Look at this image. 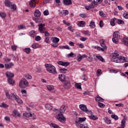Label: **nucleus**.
<instances>
[{
	"instance_id": "f257e3e1",
	"label": "nucleus",
	"mask_w": 128,
	"mask_h": 128,
	"mask_svg": "<svg viewBox=\"0 0 128 128\" xmlns=\"http://www.w3.org/2000/svg\"><path fill=\"white\" fill-rule=\"evenodd\" d=\"M64 112H66V106L63 105L60 108V114H58L56 116V118H57V120H60V122H64V120H66V118H64V115L62 114V113Z\"/></svg>"
},
{
	"instance_id": "f03ea898",
	"label": "nucleus",
	"mask_w": 128,
	"mask_h": 128,
	"mask_svg": "<svg viewBox=\"0 0 128 128\" xmlns=\"http://www.w3.org/2000/svg\"><path fill=\"white\" fill-rule=\"evenodd\" d=\"M120 54L114 52L113 54L112 57L111 58L112 62L117 63H122L124 62V60L122 59V56H120Z\"/></svg>"
},
{
	"instance_id": "7ed1b4c3",
	"label": "nucleus",
	"mask_w": 128,
	"mask_h": 128,
	"mask_svg": "<svg viewBox=\"0 0 128 128\" xmlns=\"http://www.w3.org/2000/svg\"><path fill=\"white\" fill-rule=\"evenodd\" d=\"M45 66L47 72L50 74H56V67H54V66L50 64H46L45 65Z\"/></svg>"
},
{
	"instance_id": "20e7f679",
	"label": "nucleus",
	"mask_w": 128,
	"mask_h": 128,
	"mask_svg": "<svg viewBox=\"0 0 128 128\" xmlns=\"http://www.w3.org/2000/svg\"><path fill=\"white\" fill-rule=\"evenodd\" d=\"M18 86L20 88H26L28 86V82L24 78H22L20 81Z\"/></svg>"
},
{
	"instance_id": "39448f33",
	"label": "nucleus",
	"mask_w": 128,
	"mask_h": 128,
	"mask_svg": "<svg viewBox=\"0 0 128 128\" xmlns=\"http://www.w3.org/2000/svg\"><path fill=\"white\" fill-rule=\"evenodd\" d=\"M120 32L118 31H116L114 32L113 38H112V42L114 44H118V39L120 38Z\"/></svg>"
},
{
	"instance_id": "423d86ee",
	"label": "nucleus",
	"mask_w": 128,
	"mask_h": 128,
	"mask_svg": "<svg viewBox=\"0 0 128 128\" xmlns=\"http://www.w3.org/2000/svg\"><path fill=\"white\" fill-rule=\"evenodd\" d=\"M10 100H14L18 104H22V100L20 98V97L16 94H11V98Z\"/></svg>"
},
{
	"instance_id": "0eeeda50",
	"label": "nucleus",
	"mask_w": 128,
	"mask_h": 128,
	"mask_svg": "<svg viewBox=\"0 0 128 128\" xmlns=\"http://www.w3.org/2000/svg\"><path fill=\"white\" fill-rule=\"evenodd\" d=\"M52 46L54 48H58V42H60V38L56 37H52Z\"/></svg>"
},
{
	"instance_id": "6e6552de",
	"label": "nucleus",
	"mask_w": 128,
	"mask_h": 128,
	"mask_svg": "<svg viewBox=\"0 0 128 128\" xmlns=\"http://www.w3.org/2000/svg\"><path fill=\"white\" fill-rule=\"evenodd\" d=\"M79 108L80 110L84 112H86V114H92V111L88 110V108L86 107V106L85 104H80L79 106Z\"/></svg>"
},
{
	"instance_id": "1a4fd4ad",
	"label": "nucleus",
	"mask_w": 128,
	"mask_h": 128,
	"mask_svg": "<svg viewBox=\"0 0 128 128\" xmlns=\"http://www.w3.org/2000/svg\"><path fill=\"white\" fill-rule=\"evenodd\" d=\"M38 30L40 34H44L46 30V24H38Z\"/></svg>"
},
{
	"instance_id": "9d476101",
	"label": "nucleus",
	"mask_w": 128,
	"mask_h": 128,
	"mask_svg": "<svg viewBox=\"0 0 128 128\" xmlns=\"http://www.w3.org/2000/svg\"><path fill=\"white\" fill-rule=\"evenodd\" d=\"M64 87L66 90H68V88H70L72 87V85L70 84V80H65L64 83Z\"/></svg>"
},
{
	"instance_id": "9b49d317",
	"label": "nucleus",
	"mask_w": 128,
	"mask_h": 128,
	"mask_svg": "<svg viewBox=\"0 0 128 128\" xmlns=\"http://www.w3.org/2000/svg\"><path fill=\"white\" fill-rule=\"evenodd\" d=\"M57 64H59V66H64L65 68H66L68 66H70V62H62V60L58 61Z\"/></svg>"
},
{
	"instance_id": "f8f14e48",
	"label": "nucleus",
	"mask_w": 128,
	"mask_h": 128,
	"mask_svg": "<svg viewBox=\"0 0 128 128\" xmlns=\"http://www.w3.org/2000/svg\"><path fill=\"white\" fill-rule=\"evenodd\" d=\"M14 64L12 62H10V64H4V66L6 68H7L8 70H10V68H12V66H14Z\"/></svg>"
},
{
	"instance_id": "ddd939ff",
	"label": "nucleus",
	"mask_w": 128,
	"mask_h": 128,
	"mask_svg": "<svg viewBox=\"0 0 128 128\" xmlns=\"http://www.w3.org/2000/svg\"><path fill=\"white\" fill-rule=\"evenodd\" d=\"M122 44L126 46H128V37H125L122 40Z\"/></svg>"
},
{
	"instance_id": "4468645a",
	"label": "nucleus",
	"mask_w": 128,
	"mask_h": 128,
	"mask_svg": "<svg viewBox=\"0 0 128 128\" xmlns=\"http://www.w3.org/2000/svg\"><path fill=\"white\" fill-rule=\"evenodd\" d=\"M6 74L7 78H14V74L10 72H6Z\"/></svg>"
},
{
	"instance_id": "2eb2a0df",
	"label": "nucleus",
	"mask_w": 128,
	"mask_h": 128,
	"mask_svg": "<svg viewBox=\"0 0 128 128\" xmlns=\"http://www.w3.org/2000/svg\"><path fill=\"white\" fill-rule=\"evenodd\" d=\"M42 14L40 13V11L38 9L34 12V16H36V18H38L39 16H40Z\"/></svg>"
},
{
	"instance_id": "dca6fc26",
	"label": "nucleus",
	"mask_w": 128,
	"mask_h": 128,
	"mask_svg": "<svg viewBox=\"0 0 128 128\" xmlns=\"http://www.w3.org/2000/svg\"><path fill=\"white\" fill-rule=\"evenodd\" d=\"M4 3L6 6H7L8 8H10V6H12V2H10L8 0H5Z\"/></svg>"
},
{
	"instance_id": "f3484780",
	"label": "nucleus",
	"mask_w": 128,
	"mask_h": 128,
	"mask_svg": "<svg viewBox=\"0 0 128 128\" xmlns=\"http://www.w3.org/2000/svg\"><path fill=\"white\" fill-rule=\"evenodd\" d=\"M58 78L60 82H64L66 80V75L64 74H60L58 76Z\"/></svg>"
},
{
	"instance_id": "a211bd4d",
	"label": "nucleus",
	"mask_w": 128,
	"mask_h": 128,
	"mask_svg": "<svg viewBox=\"0 0 128 128\" xmlns=\"http://www.w3.org/2000/svg\"><path fill=\"white\" fill-rule=\"evenodd\" d=\"M34 22H36V24H42V22H44L42 18H35L34 19Z\"/></svg>"
},
{
	"instance_id": "6ab92c4d",
	"label": "nucleus",
	"mask_w": 128,
	"mask_h": 128,
	"mask_svg": "<svg viewBox=\"0 0 128 128\" xmlns=\"http://www.w3.org/2000/svg\"><path fill=\"white\" fill-rule=\"evenodd\" d=\"M12 112V116H20V114L17 110H14Z\"/></svg>"
},
{
	"instance_id": "aec40b11",
	"label": "nucleus",
	"mask_w": 128,
	"mask_h": 128,
	"mask_svg": "<svg viewBox=\"0 0 128 128\" xmlns=\"http://www.w3.org/2000/svg\"><path fill=\"white\" fill-rule=\"evenodd\" d=\"M126 118H124L123 120H122L120 124L121 128H124L126 127Z\"/></svg>"
},
{
	"instance_id": "412c9836",
	"label": "nucleus",
	"mask_w": 128,
	"mask_h": 128,
	"mask_svg": "<svg viewBox=\"0 0 128 128\" xmlns=\"http://www.w3.org/2000/svg\"><path fill=\"white\" fill-rule=\"evenodd\" d=\"M95 100H96V102H104V99L102 98V97L100 96L97 95V96L95 97Z\"/></svg>"
},
{
	"instance_id": "4be33fe9",
	"label": "nucleus",
	"mask_w": 128,
	"mask_h": 128,
	"mask_svg": "<svg viewBox=\"0 0 128 128\" xmlns=\"http://www.w3.org/2000/svg\"><path fill=\"white\" fill-rule=\"evenodd\" d=\"M116 18H112L110 21V24L112 26H116Z\"/></svg>"
},
{
	"instance_id": "5701e85b",
	"label": "nucleus",
	"mask_w": 128,
	"mask_h": 128,
	"mask_svg": "<svg viewBox=\"0 0 128 128\" xmlns=\"http://www.w3.org/2000/svg\"><path fill=\"white\" fill-rule=\"evenodd\" d=\"M63 2L66 6H70V4H72V0H64Z\"/></svg>"
},
{
	"instance_id": "b1692460",
	"label": "nucleus",
	"mask_w": 128,
	"mask_h": 128,
	"mask_svg": "<svg viewBox=\"0 0 128 128\" xmlns=\"http://www.w3.org/2000/svg\"><path fill=\"white\" fill-rule=\"evenodd\" d=\"M86 120V118H78V121H76V124H79L80 122H84Z\"/></svg>"
},
{
	"instance_id": "393cba45",
	"label": "nucleus",
	"mask_w": 128,
	"mask_h": 128,
	"mask_svg": "<svg viewBox=\"0 0 128 128\" xmlns=\"http://www.w3.org/2000/svg\"><path fill=\"white\" fill-rule=\"evenodd\" d=\"M45 108L48 110H52V104H46L45 105Z\"/></svg>"
},
{
	"instance_id": "a878e982",
	"label": "nucleus",
	"mask_w": 128,
	"mask_h": 128,
	"mask_svg": "<svg viewBox=\"0 0 128 128\" xmlns=\"http://www.w3.org/2000/svg\"><path fill=\"white\" fill-rule=\"evenodd\" d=\"M68 14V10H64L60 12L61 16H66Z\"/></svg>"
},
{
	"instance_id": "bb28decb",
	"label": "nucleus",
	"mask_w": 128,
	"mask_h": 128,
	"mask_svg": "<svg viewBox=\"0 0 128 128\" xmlns=\"http://www.w3.org/2000/svg\"><path fill=\"white\" fill-rule=\"evenodd\" d=\"M25 118H30V116H32V114H30V112L28 113L26 112H25L23 114Z\"/></svg>"
},
{
	"instance_id": "cd10ccee",
	"label": "nucleus",
	"mask_w": 128,
	"mask_h": 128,
	"mask_svg": "<svg viewBox=\"0 0 128 128\" xmlns=\"http://www.w3.org/2000/svg\"><path fill=\"white\" fill-rule=\"evenodd\" d=\"M78 26H82V28H84L86 26V22L84 21H80L78 24Z\"/></svg>"
},
{
	"instance_id": "c85d7f7f",
	"label": "nucleus",
	"mask_w": 128,
	"mask_h": 128,
	"mask_svg": "<svg viewBox=\"0 0 128 128\" xmlns=\"http://www.w3.org/2000/svg\"><path fill=\"white\" fill-rule=\"evenodd\" d=\"M50 126H52V128H60V126H58V124L54 123H50Z\"/></svg>"
},
{
	"instance_id": "c756f323",
	"label": "nucleus",
	"mask_w": 128,
	"mask_h": 128,
	"mask_svg": "<svg viewBox=\"0 0 128 128\" xmlns=\"http://www.w3.org/2000/svg\"><path fill=\"white\" fill-rule=\"evenodd\" d=\"M32 50H30V48H27L24 49V52H26V54H30Z\"/></svg>"
},
{
	"instance_id": "7c9ffc66",
	"label": "nucleus",
	"mask_w": 128,
	"mask_h": 128,
	"mask_svg": "<svg viewBox=\"0 0 128 128\" xmlns=\"http://www.w3.org/2000/svg\"><path fill=\"white\" fill-rule=\"evenodd\" d=\"M8 82L10 84H14V80L12 78H8Z\"/></svg>"
},
{
	"instance_id": "2f4dec72",
	"label": "nucleus",
	"mask_w": 128,
	"mask_h": 128,
	"mask_svg": "<svg viewBox=\"0 0 128 128\" xmlns=\"http://www.w3.org/2000/svg\"><path fill=\"white\" fill-rule=\"evenodd\" d=\"M96 58H98V60H100V62H104L105 60L104 59L102 58V56H96Z\"/></svg>"
},
{
	"instance_id": "473e14b6",
	"label": "nucleus",
	"mask_w": 128,
	"mask_h": 128,
	"mask_svg": "<svg viewBox=\"0 0 128 128\" xmlns=\"http://www.w3.org/2000/svg\"><path fill=\"white\" fill-rule=\"evenodd\" d=\"M66 72H68V69L66 68H60V72H61V74H66Z\"/></svg>"
},
{
	"instance_id": "72a5a7b5",
	"label": "nucleus",
	"mask_w": 128,
	"mask_h": 128,
	"mask_svg": "<svg viewBox=\"0 0 128 128\" xmlns=\"http://www.w3.org/2000/svg\"><path fill=\"white\" fill-rule=\"evenodd\" d=\"M6 96L8 100H10V98H12V94H10V92H6Z\"/></svg>"
},
{
	"instance_id": "f704fd0d",
	"label": "nucleus",
	"mask_w": 128,
	"mask_h": 128,
	"mask_svg": "<svg viewBox=\"0 0 128 128\" xmlns=\"http://www.w3.org/2000/svg\"><path fill=\"white\" fill-rule=\"evenodd\" d=\"M82 84L80 83H76L75 84V86L76 88H78L79 90H82Z\"/></svg>"
},
{
	"instance_id": "c9c22d12",
	"label": "nucleus",
	"mask_w": 128,
	"mask_h": 128,
	"mask_svg": "<svg viewBox=\"0 0 128 128\" xmlns=\"http://www.w3.org/2000/svg\"><path fill=\"white\" fill-rule=\"evenodd\" d=\"M60 48L61 49L65 48L66 50H70V46L68 45L62 46L61 47H60Z\"/></svg>"
},
{
	"instance_id": "e433bc0d",
	"label": "nucleus",
	"mask_w": 128,
	"mask_h": 128,
	"mask_svg": "<svg viewBox=\"0 0 128 128\" xmlns=\"http://www.w3.org/2000/svg\"><path fill=\"white\" fill-rule=\"evenodd\" d=\"M90 28H96V24H94V22H91L90 24Z\"/></svg>"
},
{
	"instance_id": "4c0bfd02",
	"label": "nucleus",
	"mask_w": 128,
	"mask_h": 128,
	"mask_svg": "<svg viewBox=\"0 0 128 128\" xmlns=\"http://www.w3.org/2000/svg\"><path fill=\"white\" fill-rule=\"evenodd\" d=\"M100 16H102V18H106V15L104 14V11L100 12Z\"/></svg>"
},
{
	"instance_id": "58836bf2",
	"label": "nucleus",
	"mask_w": 128,
	"mask_h": 128,
	"mask_svg": "<svg viewBox=\"0 0 128 128\" xmlns=\"http://www.w3.org/2000/svg\"><path fill=\"white\" fill-rule=\"evenodd\" d=\"M89 118H90V120H98V117H97V116H94V115H92V114L91 116H89Z\"/></svg>"
},
{
	"instance_id": "ea45409f",
	"label": "nucleus",
	"mask_w": 128,
	"mask_h": 128,
	"mask_svg": "<svg viewBox=\"0 0 128 128\" xmlns=\"http://www.w3.org/2000/svg\"><path fill=\"white\" fill-rule=\"evenodd\" d=\"M92 8H94V6H96V4H98V3L97 2L96 0H94L92 2Z\"/></svg>"
},
{
	"instance_id": "a19ab883",
	"label": "nucleus",
	"mask_w": 128,
	"mask_h": 128,
	"mask_svg": "<svg viewBox=\"0 0 128 128\" xmlns=\"http://www.w3.org/2000/svg\"><path fill=\"white\" fill-rule=\"evenodd\" d=\"M46 88L48 90H54V86L50 85H47Z\"/></svg>"
},
{
	"instance_id": "79ce46f5",
	"label": "nucleus",
	"mask_w": 128,
	"mask_h": 128,
	"mask_svg": "<svg viewBox=\"0 0 128 128\" xmlns=\"http://www.w3.org/2000/svg\"><path fill=\"white\" fill-rule=\"evenodd\" d=\"M35 72H42V68L40 67H36L35 69Z\"/></svg>"
},
{
	"instance_id": "37998d69",
	"label": "nucleus",
	"mask_w": 128,
	"mask_h": 128,
	"mask_svg": "<svg viewBox=\"0 0 128 128\" xmlns=\"http://www.w3.org/2000/svg\"><path fill=\"white\" fill-rule=\"evenodd\" d=\"M98 106H99V107L101 108H104V106H106V105L102 102H98Z\"/></svg>"
},
{
	"instance_id": "c03bdc74",
	"label": "nucleus",
	"mask_w": 128,
	"mask_h": 128,
	"mask_svg": "<svg viewBox=\"0 0 128 128\" xmlns=\"http://www.w3.org/2000/svg\"><path fill=\"white\" fill-rule=\"evenodd\" d=\"M117 22L118 24H124V21L122 20H118Z\"/></svg>"
},
{
	"instance_id": "a18cd8bd",
	"label": "nucleus",
	"mask_w": 128,
	"mask_h": 128,
	"mask_svg": "<svg viewBox=\"0 0 128 128\" xmlns=\"http://www.w3.org/2000/svg\"><path fill=\"white\" fill-rule=\"evenodd\" d=\"M84 34H86V36H90V31L86 30L83 32Z\"/></svg>"
},
{
	"instance_id": "49530a36",
	"label": "nucleus",
	"mask_w": 128,
	"mask_h": 128,
	"mask_svg": "<svg viewBox=\"0 0 128 128\" xmlns=\"http://www.w3.org/2000/svg\"><path fill=\"white\" fill-rule=\"evenodd\" d=\"M0 16L2 18H4L6 16V13H4L2 12H0Z\"/></svg>"
},
{
	"instance_id": "de8ad7c7",
	"label": "nucleus",
	"mask_w": 128,
	"mask_h": 128,
	"mask_svg": "<svg viewBox=\"0 0 128 128\" xmlns=\"http://www.w3.org/2000/svg\"><path fill=\"white\" fill-rule=\"evenodd\" d=\"M0 107L6 108H8V104L4 103H2V104L0 105Z\"/></svg>"
},
{
	"instance_id": "09e8293b",
	"label": "nucleus",
	"mask_w": 128,
	"mask_h": 128,
	"mask_svg": "<svg viewBox=\"0 0 128 128\" xmlns=\"http://www.w3.org/2000/svg\"><path fill=\"white\" fill-rule=\"evenodd\" d=\"M42 40V38L40 36H35V40L36 42H40Z\"/></svg>"
},
{
	"instance_id": "8fccbe9b",
	"label": "nucleus",
	"mask_w": 128,
	"mask_h": 128,
	"mask_svg": "<svg viewBox=\"0 0 128 128\" xmlns=\"http://www.w3.org/2000/svg\"><path fill=\"white\" fill-rule=\"evenodd\" d=\"M40 45L38 44H34L32 45V48H38Z\"/></svg>"
},
{
	"instance_id": "3c124183",
	"label": "nucleus",
	"mask_w": 128,
	"mask_h": 128,
	"mask_svg": "<svg viewBox=\"0 0 128 128\" xmlns=\"http://www.w3.org/2000/svg\"><path fill=\"white\" fill-rule=\"evenodd\" d=\"M43 14L44 16H48V14H50V12L48 10H46L43 12Z\"/></svg>"
},
{
	"instance_id": "603ef678",
	"label": "nucleus",
	"mask_w": 128,
	"mask_h": 128,
	"mask_svg": "<svg viewBox=\"0 0 128 128\" xmlns=\"http://www.w3.org/2000/svg\"><path fill=\"white\" fill-rule=\"evenodd\" d=\"M111 117L112 118H114L115 120H118V116L116 115H112Z\"/></svg>"
},
{
	"instance_id": "864d4df0",
	"label": "nucleus",
	"mask_w": 128,
	"mask_h": 128,
	"mask_svg": "<svg viewBox=\"0 0 128 128\" xmlns=\"http://www.w3.org/2000/svg\"><path fill=\"white\" fill-rule=\"evenodd\" d=\"M25 78H27V80H32V76L30 74L26 75Z\"/></svg>"
},
{
	"instance_id": "5fc2aeb1",
	"label": "nucleus",
	"mask_w": 128,
	"mask_h": 128,
	"mask_svg": "<svg viewBox=\"0 0 128 128\" xmlns=\"http://www.w3.org/2000/svg\"><path fill=\"white\" fill-rule=\"evenodd\" d=\"M78 126H79V128H88V126H84V124H79L78 125Z\"/></svg>"
},
{
	"instance_id": "6e6d98bb",
	"label": "nucleus",
	"mask_w": 128,
	"mask_h": 128,
	"mask_svg": "<svg viewBox=\"0 0 128 128\" xmlns=\"http://www.w3.org/2000/svg\"><path fill=\"white\" fill-rule=\"evenodd\" d=\"M12 10H16V4H12Z\"/></svg>"
},
{
	"instance_id": "4d7b16f0",
	"label": "nucleus",
	"mask_w": 128,
	"mask_h": 128,
	"mask_svg": "<svg viewBox=\"0 0 128 128\" xmlns=\"http://www.w3.org/2000/svg\"><path fill=\"white\" fill-rule=\"evenodd\" d=\"M74 54L72 52H71L70 54H68V58H74Z\"/></svg>"
},
{
	"instance_id": "13d9d810",
	"label": "nucleus",
	"mask_w": 128,
	"mask_h": 128,
	"mask_svg": "<svg viewBox=\"0 0 128 128\" xmlns=\"http://www.w3.org/2000/svg\"><path fill=\"white\" fill-rule=\"evenodd\" d=\"M82 56L80 55L79 56H78L77 57V60L78 62H80L82 60Z\"/></svg>"
},
{
	"instance_id": "bf43d9fd",
	"label": "nucleus",
	"mask_w": 128,
	"mask_h": 128,
	"mask_svg": "<svg viewBox=\"0 0 128 128\" xmlns=\"http://www.w3.org/2000/svg\"><path fill=\"white\" fill-rule=\"evenodd\" d=\"M76 44L78 46L80 47V48H84V44H80L78 43Z\"/></svg>"
},
{
	"instance_id": "052dcab7",
	"label": "nucleus",
	"mask_w": 128,
	"mask_h": 128,
	"mask_svg": "<svg viewBox=\"0 0 128 128\" xmlns=\"http://www.w3.org/2000/svg\"><path fill=\"white\" fill-rule=\"evenodd\" d=\"M100 46H102V48H103V50H106V44H104V43L101 44Z\"/></svg>"
},
{
	"instance_id": "680f3d73",
	"label": "nucleus",
	"mask_w": 128,
	"mask_h": 128,
	"mask_svg": "<svg viewBox=\"0 0 128 128\" xmlns=\"http://www.w3.org/2000/svg\"><path fill=\"white\" fill-rule=\"evenodd\" d=\"M122 60H123V62H128V58L124 56H122Z\"/></svg>"
},
{
	"instance_id": "e2e57ef3",
	"label": "nucleus",
	"mask_w": 128,
	"mask_h": 128,
	"mask_svg": "<svg viewBox=\"0 0 128 128\" xmlns=\"http://www.w3.org/2000/svg\"><path fill=\"white\" fill-rule=\"evenodd\" d=\"M25 26L24 25H19L18 26V30H22L24 28Z\"/></svg>"
},
{
	"instance_id": "0e129e2a",
	"label": "nucleus",
	"mask_w": 128,
	"mask_h": 128,
	"mask_svg": "<svg viewBox=\"0 0 128 128\" xmlns=\"http://www.w3.org/2000/svg\"><path fill=\"white\" fill-rule=\"evenodd\" d=\"M68 29L69 30H70V32H74V28H72V26H70L69 27H68Z\"/></svg>"
},
{
	"instance_id": "69168bd1",
	"label": "nucleus",
	"mask_w": 128,
	"mask_h": 128,
	"mask_svg": "<svg viewBox=\"0 0 128 128\" xmlns=\"http://www.w3.org/2000/svg\"><path fill=\"white\" fill-rule=\"evenodd\" d=\"M123 16L124 18L128 19V13H124L123 14Z\"/></svg>"
},
{
	"instance_id": "338daca9",
	"label": "nucleus",
	"mask_w": 128,
	"mask_h": 128,
	"mask_svg": "<svg viewBox=\"0 0 128 128\" xmlns=\"http://www.w3.org/2000/svg\"><path fill=\"white\" fill-rule=\"evenodd\" d=\"M45 36H50V33L48 31H44V32Z\"/></svg>"
},
{
	"instance_id": "774afa93",
	"label": "nucleus",
	"mask_w": 128,
	"mask_h": 128,
	"mask_svg": "<svg viewBox=\"0 0 128 128\" xmlns=\"http://www.w3.org/2000/svg\"><path fill=\"white\" fill-rule=\"evenodd\" d=\"M11 48L12 50H16V46H11Z\"/></svg>"
}]
</instances>
